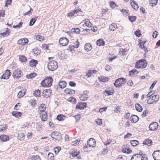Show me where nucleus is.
<instances>
[{
  "instance_id": "f257e3e1",
  "label": "nucleus",
  "mask_w": 160,
  "mask_h": 160,
  "mask_svg": "<svg viewBox=\"0 0 160 160\" xmlns=\"http://www.w3.org/2000/svg\"><path fill=\"white\" fill-rule=\"evenodd\" d=\"M53 80L51 77H47L42 81L41 84L42 87H50L52 85Z\"/></svg>"
},
{
  "instance_id": "f03ea898",
  "label": "nucleus",
  "mask_w": 160,
  "mask_h": 160,
  "mask_svg": "<svg viewBox=\"0 0 160 160\" xmlns=\"http://www.w3.org/2000/svg\"><path fill=\"white\" fill-rule=\"evenodd\" d=\"M147 66V62L145 59L140 60L137 62L135 65V67L137 68H144Z\"/></svg>"
},
{
  "instance_id": "7ed1b4c3",
  "label": "nucleus",
  "mask_w": 160,
  "mask_h": 160,
  "mask_svg": "<svg viewBox=\"0 0 160 160\" xmlns=\"http://www.w3.org/2000/svg\"><path fill=\"white\" fill-rule=\"evenodd\" d=\"M58 65L57 62L55 61L49 62L48 65V68L49 70L53 71L56 70L58 68Z\"/></svg>"
},
{
  "instance_id": "20e7f679",
  "label": "nucleus",
  "mask_w": 160,
  "mask_h": 160,
  "mask_svg": "<svg viewBox=\"0 0 160 160\" xmlns=\"http://www.w3.org/2000/svg\"><path fill=\"white\" fill-rule=\"evenodd\" d=\"M127 81L126 79L121 78L117 79L114 83L115 86L117 88L120 87L122 85L126 83Z\"/></svg>"
},
{
  "instance_id": "39448f33",
  "label": "nucleus",
  "mask_w": 160,
  "mask_h": 160,
  "mask_svg": "<svg viewBox=\"0 0 160 160\" xmlns=\"http://www.w3.org/2000/svg\"><path fill=\"white\" fill-rule=\"evenodd\" d=\"M50 136L52 138L59 141L62 139V137L61 133L58 132L54 131L51 134Z\"/></svg>"
},
{
  "instance_id": "423d86ee",
  "label": "nucleus",
  "mask_w": 160,
  "mask_h": 160,
  "mask_svg": "<svg viewBox=\"0 0 160 160\" xmlns=\"http://www.w3.org/2000/svg\"><path fill=\"white\" fill-rule=\"evenodd\" d=\"M22 71L20 70L17 69L13 71L12 76L14 78H20L22 77Z\"/></svg>"
},
{
  "instance_id": "0eeeda50",
  "label": "nucleus",
  "mask_w": 160,
  "mask_h": 160,
  "mask_svg": "<svg viewBox=\"0 0 160 160\" xmlns=\"http://www.w3.org/2000/svg\"><path fill=\"white\" fill-rule=\"evenodd\" d=\"M69 41L68 39L65 37L62 38L60 39L59 42V44L62 46H66L68 43Z\"/></svg>"
},
{
  "instance_id": "6e6552de",
  "label": "nucleus",
  "mask_w": 160,
  "mask_h": 160,
  "mask_svg": "<svg viewBox=\"0 0 160 160\" xmlns=\"http://www.w3.org/2000/svg\"><path fill=\"white\" fill-rule=\"evenodd\" d=\"M52 93V90L49 89L44 90L42 92V96L43 98H48L50 97Z\"/></svg>"
},
{
  "instance_id": "1a4fd4ad",
  "label": "nucleus",
  "mask_w": 160,
  "mask_h": 160,
  "mask_svg": "<svg viewBox=\"0 0 160 160\" xmlns=\"http://www.w3.org/2000/svg\"><path fill=\"white\" fill-rule=\"evenodd\" d=\"M158 125V124L156 122L152 123L149 126V128L150 131H154L156 130Z\"/></svg>"
},
{
  "instance_id": "9d476101",
  "label": "nucleus",
  "mask_w": 160,
  "mask_h": 160,
  "mask_svg": "<svg viewBox=\"0 0 160 160\" xmlns=\"http://www.w3.org/2000/svg\"><path fill=\"white\" fill-rule=\"evenodd\" d=\"M87 144L89 147H94L96 146V142L94 139L90 138L88 141Z\"/></svg>"
},
{
  "instance_id": "9b49d317",
  "label": "nucleus",
  "mask_w": 160,
  "mask_h": 160,
  "mask_svg": "<svg viewBox=\"0 0 160 160\" xmlns=\"http://www.w3.org/2000/svg\"><path fill=\"white\" fill-rule=\"evenodd\" d=\"M89 93V91H84L83 92V93L81 94L79 97L81 100L85 101L88 98V93Z\"/></svg>"
},
{
  "instance_id": "f8f14e48",
  "label": "nucleus",
  "mask_w": 160,
  "mask_h": 160,
  "mask_svg": "<svg viewBox=\"0 0 160 160\" xmlns=\"http://www.w3.org/2000/svg\"><path fill=\"white\" fill-rule=\"evenodd\" d=\"M152 156L155 160H160V151H154L152 154Z\"/></svg>"
},
{
  "instance_id": "ddd939ff",
  "label": "nucleus",
  "mask_w": 160,
  "mask_h": 160,
  "mask_svg": "<svg viewBox=\"0 0 160 160\" xmlns=\"http://www.w3.org/2000/svg\"><path fill=\"white\" fill-rule=\"evenodd\" d=\"M87 103L86 102H80L78 103L76 106V108L80 110H82L84 109V108L86 107L87 106Z\"/></svg>"
},
{
  "instance_id": "4468645a",
  "label": "nucleus",
  "mask_w": 160,
  "mask_h": 160,
  "mask_svg": "<svg viewBox=\"0 0 160 160\" xmlns=\"http://www.w3.org/2000/svg\"><path fill=\"white\" fill-rule=\"evenodd\" d=\"M28 39L27 38H22L18 41V44L19 45H25L28 42Z\"/></svg>"
},
{
  "instance_id": "2eb2a0df",
  "label": "nucleus",
  "mask_w": 160,
  "mask_h": 160,
  "mask_svg": "<svg viewBox=\"0 0 160 160\" xmlns=\"http://www.w3.org/2000/svg\"><path fill=\"white\" fill-rule=\"evenodd\" d=\"M132 159L134 160H143V157L140 154H136L132 157Z\"/></svg>"
},
{
  "instance_id": "dca6fc26",
  "label": "nucleus",
  "mask_w": 160,
  "mask_h": 160,
  "mask_svg": "<svg viewBox=\"0 0 160 160\" xmlns=\"http://www.w3.org/2000/svg\"><path fill=\"white\" fill-rule=\"evenodd\" d=\"M65 93L68 95H73L75 94V92L74 90L68 88H66L64 91Z\"/></svg>"
},
{
  "instance_id": "f3484780",
  "label": "nucleus",
  "mask_w": 160,
  "mask_h": 160,
  "mask_svg": "<svg viewBox=\"0 0 160 160\" xmlns=\"http://www.w3.org/2000/svg\"><path fill=\"white\" fill-rule=\"evenodd\" d=\"M3 31H0V35L2 37H6L8 36L10 34V29L8 28H6V30L5 32H3Z\"/></svg>"
},
{
  "instance_id": "a211bd4d",
  "label": "nucleus",
  "mask_w": 160,
  "mask_h": 160,
  "mask_svg": "<svg viewBox=\"0 0 160 160\" xmlns=\"http://www.w3.org/2000/svg\"><path fill=\"white\" fill-rule=\"evenodd\" d=\"M26 90L25 89H23L20 91L18 93V97L19 98L22 97L25 94Z\"/></svg>"
},
{
  "instance_id": "6ab92c4d",
  "label": "nucleus",
  "mask_w": 160,
  "mask_h": 160,
  "mask_svg": "<svg viewBox=\"0 0 160 160\" xmlns=\"http://www.w3.org/2000/svg\"><path fill=\"white\" fill-rule=\"evenodd\" d=\"M131 122L132 123L137 122L139 120V118L138 116L136 115H133L131 117Z\"/></svg>"
},
{
  "instance_id": "aec40b11",
  "label": "nucleus",
  "mask_w": 160,
  "mask_h": 160,
  "mask_svg": "<svg viewBox=\"0 0 160 160\" xmlns=\"http://www.w3.org/2000/svg\"><path fill=\"white\" fill-rule=\"evenodd\" d=\"M9 139V137L5 135H2L0 136V140L2 142H6Z\"/></svg>"
},
{
  "instance_id": "412c9836",
  "label": "nucleus",
  "mask_w": 160,
  "mask_h": 160,
  "mask_svg": "<svg viewBox=\"0 0 160 160\" xmlns=\"http://www.w3.org/2000/svg\"><path fill=\"white\" fill-rule=\"evenodd\" d=\"M130 3L132 8L135 10H137L138 8V6L137 4L135 3V2L133 0L130 1Z\"/></svg>"
},
{
  "instance_id": "4be33fe9",
  "label": "nucleus",
  "mask_w": 160,
  "mask_h": 160,
  "mask_svg": "<svg viewBox=\"0 0 160 160\" xmlns=\"http://www.w3.org/2000/svg\"><path fill=\"white\" fill-rule=\"evenodd\" d=\"M67 85V83L65 81H60L58 83V86L61 88H65Z\"/></svg>"
},
{
  "instance_id": "5701e85b",
  "label": "nucleus",
  "mask_w": 160,
  "mask_h": 160,
  "mask_svg": "<svg viewBox=\"0 0 160 160\" xmlns=\"http://www.w3.org/2000/svg\"><path fill=\"white\" fill-rule=\"evenodd\" d=\"M96 43L97 46H104L105 43L103 39H100L97 41Z\"/></svg>"
},
{
  "instance_id": "b1692460",
  "label": "nucleus",
  "mask_w": 160,
  "mask_h": 160,
  "mask_svg": "<svg viewBox=\"0 0 160 160\" xmlns=\"http://www.w3.org/2000/svg\"><path fill=\"white\" fill-rule=\"evenodd\" d=\"M38 63L37 60L34 59H32L29 62L30 66L32 67H35Z\"/></svg>"
},
{
  "instance_id": "393cba45",
  "label": "nucleus",
  "mask_w": 160,
  "mask_h": 160,
  "mask_svg": "<svg viewBox=\"0 0 160 160\" xmlns=\"http://www.w3.org/2000/svg\"><path fill=\"white\" fill-rule=\"evenodd\" d=\"M12 114V115L16 118H18L21 116L22 113L21 112L13 111Z\"/></svg>"
},
{
  "instance_id": "a878e982",
  "label": "nucleus",
  "mask_w": 160,
  "mask_h": 160,
  "mask_svg": "<svg viewBox=\"0 0 160 160\" xmlns=\"http://www.w3.org/2000/svg\"><path fill=\"white\" fill-rule=\"evenodd\" d=\"M92 48V46L90 43H86L85 45V50L87 52L90 51Z\"/></svg>"
},
{
  "instance_id": "bb28decb",
  "label": "nucleus",
  "mask_w": 160,
  "mask_h": 160,
  "mask_svg": "<svg viewBox=\"0 0 160 160\" xmlns=\"http://www.w3.org/2000/svg\"><path fill=\"white\" fill-rule=\"evenodd\" d=\"M152 142V141L151 139H148L145 140L143 142V144L146 145L148 146H150Z\"/></svg>"
},
{
  "instance_id": "cd10ccee",
  "label": "nucleus",
  "mask_w": 160,
  "mask_h": 160,
  "mask_svg": "<svg viewBox=\"0 0 160 160\" xmlns=\"http://www.w3.org/2000/svg\"><path fill=\"white\" fill-rule=\"evenodd\" d=\"M149 5L152 7H154L156 6L158 2V0H149Z\"/></svg>"
},
{
  "instance_id": "c85d7f7f",
  "label": "nucleus",
  "mask_w": 160,
  "mask_h": 160,
  "mask_svg": "<svg viewBox=\"0 0 160 160\" xmlns=\"http://www.w3.org/2000/svg\"><path fill=\"white\" fill-rule=\"evenodd\" d=\"M41 117H42L41 119L42 121H45L47 119V113L46 112L44 113H42L40 114Z\"/></svg>"
},
{
  "instance_id": "c756f323",
  "label": "nucleus",
  "mask_w": 160,
  "mask_h": 160,
  "mask_svg": "<svg viewBox=\"0 0 160 160\" xmlns=\"http://www.w3.org/2000/svg\"><path fill=\"white\" fill-rule=\"evenodd\" d=\"M41 50L39 49L38 48H34L32 52L33 53L34 55L37 56L39 55L41 52Z\"/></svg>"
},
{
  "instance_id": "7c9ffc66",
  "label": "nucleus",
  "mask_w": 160,
  "mask_h": 160,
  "mask_svg": "<svg viewBox=\"0 0 160 160\" xmlns=\"http://www.w3.org/2000/svg\"><path fill=\"white\" fill-rule=\"evenodd\" d=\"M66 116L62 114H59L57 116L56 119L59 121H63L64 119Z\"/></svg>"
},
{
  "instance_id": "2f4dec72",
  "label": "nucleus",
  "mask_w": 160,
  "mask_h": 160,
  "mask_svg": "<svg viewBox=\"0 0 160 160\" xmlns=\"http://www.w3.org/2000/svg\"><path fill=\"white\" fill-rule=\"evenodd\" d=\"M40 91L39 90H37L33 91V95L37 97H40V93H41Z\"/></svg>"
},
{
  "instance_id": "473e14b6",
  "label": "nucleus",
  "mask_w": 160,
  "mask_h": 160,
  "mask_svg": "<svg viewBox=\"0 0 160 160\" xmlns=\"http://www.w3.org/2000/svg\"><path fill=\"white\" fill-rule=\"evenodd\" d=\"M122 151L124 153H127V154L130 153L132 152V150L129 148H124L122 149Z\"/></svg>"
},
{
  "instance_id": "72a5a7b5",
  "label": "nucleus",
  "mask_w": 160,
  "mask_h": 160,
  "mask_svg": "<svg viewBox=\"0 0 160 160\" xmlns=\"http://www.w3.org/2000/svg\"><path fill=\"white\" fill-rule=\"evenodd\" d=\"M135 108L136 110L138 112H141L142 110V108L139 104L138 103L136 104Z\"/></svg>"
},
{
  "instance_id": "f704fd0d",
  "label": "nucleus",
  "mask_w": 160,
  "mask_h": 160,
  "mask_svg": "<svg viewBox=\"0 0 160 160\" xmlns=\"http://www.w3.org/2000/svg\"><path fill=\"white\" fill-rule=\"evenodd\" d=\"M7 79H9V77L11 75V73L10 71L7 70L5 71V72L4 73Z\"/></svg>"
},
{
  "instance_id": "c9c22d12",
  "label": "nucleus",
  "mask_w": 160,
  "mask_h": 160,
  "mask_svg": "<svg viewBox=\"0 0 160 160\" xmlns=\"http://www.w3.org/2000/svg\"><path fill=\"white\" fill-rule=\"evenodd\" d=\"M98 79L101 81L103 82L107 81L109 80V79L108 78L103 76L101 77H99Z\"/></svg>"
},
{
  "instance_id": "e433bc0d",
  "label": "nucleus",
  "mask_w": 160,
  "mask_h": 160,
  "mask_svg": "<svg viewBox=\"0 0 160 160\" xmlns=\"http://www.w3.org/2000/svg\"><path fill=\"white\" fill-rule=\"evenodd\" d=\"M131 144L133 147L138 145L139 144V142L137 140H133L131 141Z\"/></svg>"
},
{
  "instance_id": "4c0bfd02",
  "label": "nucleus",
  "mask_w": 160,
  "mask_h": 160,
  "mask_svg": "<svg viewBox=\"0 0 160 160\" xmlns=\"http://www.w3.org/2000/svg\"><path fill=\"white\" fill-rule=\"evenodd\" d=\"M36 75V74L35 73H32L29 75H26V77L28 78H34Z\"/></svg>"
},
{
  "instance_id": "58836bf2",
  "label": "nucleus",
  "mask_w": 160,
  "mask_h": 160,
  "mask_svg": "<svg viewBox=\"0 0 160 160\" xmlns=\"http://www.w3.org/2000/svg\"><path fill=\"white\" fill-rule=\"evenodd\" d=\"M30 160H41L39 156L36 155L32 156L30 158Z\"/></svg>"
},
{
  "instance_id": "ea45409f",
  "label": "nucleus",
  "mask_w": 160,
  "mask_h": 160,
  "mask_svg": "<svg viewBox=\"0 0 160 160\" xmlns=\"http://www.w3.org/2000/svg\"><path fill=\"white\" fill-rule=\"evenodd\" d=\"M26 58L24 56L21 55L19 57V60L22 62H25L27 61Z\"/></svg>"
},
{
  "instance_id": "a19ab883",
  "label": "nucleus",
  "mask_w": 160,
  "mask_h": 160,
  "mask_svg": "<svg viewBox=\"0 0 160 160\" xmlns=\"http://www.w3.org/2000/svg\"><path fill=\"white\" fill-rule=\"evenodd\" d=\"M72 32H75L76 33H79L80 32V30L79 28H72L71 29Z\"/></svg>"
},
{
  "instance_id": "79ce46f5",
  "label": "nucleus",
  "mask_w": 160,
  "mask_h": 160,
  "mask_svg": "<svg viewBox=\"0 0 160 160\" xmlns=\"http://www.w3.org/2000/svg\"><path fill=\"white\" fill-rule=\"evenodd\" d=\"M153 100L154 102H157L159 98V96L158 95H154L152 97Z\"/></svg>"
},
{
  "instance_id": "37998d69",
  "label": "nucleus",
  "mask_w": 160,
  "mask_h": 160,
  "mask_svg": "<svg viewBox=\"0 0 160 160\" xmlns=\"http://www.w3.org/2000/svg\"><path fill=\"white\" fill-rule=\"evenodd\" d=\"M126 51L125 49L120 48L119 49V54L120 55H122L125 54Z\"/></svg>"
},
{
  "instance_id": "c03bdc74",
  "label": "nucleus",
  "mask_w": 160,
  "mask_h": 160,
  "mask_svg": "<svg viewBox=\"0 0 160 160\" xmlns=\"http://www.w3.org/2000/svg\"><path fill=\"white\" fill-rule=\"evenodd\" d=\"M68 100L69 102H74V103H76V99L73 97L69 98Z\"/></svg>"
},
{
  "instance_id": "a18cd8bd",
  "label": "nucleus",
  "mask_w": 160,
  "mask_h": 160,
  "mask_svg": "<svg viewBox=\"0 0 160 160\" xmlns=\"http://www.w3.org/2000/svg\"><path fill=\"white\" fill-rule=\"evenodd\" d=\"M32 11H33V10L32 9V8H30V9L29 11H28V12H27L25 13H24L23 14V16H25L26 15L30 16V15L32 14V12H31Z\"/></svg>"
},
{
  "instance_id": "49530a36",
  "label": "nucleus",
  "mask_w": 160,
  "mask_h": 160,
  "mask_svg": "<svg viewBox=\"0 0 160 160\" xmlns=\"http://www.w3.org/2000/svg\"><path fill=\"white\" fill-rule=\"evenodd\" d=\"M115 108L116 107H115L114 108L112 109H113L114 111L117 113H120V107L119 106H117L116 107V108Z\"/></svg>"
},
{
  "instance_id": "de8ad7c7",
  "label": "nucleus",
  "mask_w": 160,
  "mask_h": 160,
  "mask_svg": "<svg viewBox=\"0 0 160 160\" xmlns=\"http://www.w3.org/2000/svg\"><path fill=\"white\" fill-rule=\"evenodd\" d=\"M48 158H50V160H54V155L52 153H49L48 154Z\"/></svg>"
},
{
  "instance_id": "09e8293b",
  "label": "nucleus",
  "mask_w": 160,
  "mask_h": 160,
  "mask_svg": "<svg viewBox=\"0 0 160 160\" xmlns=\"http://www.w3.org/2000/svg\"><path fill=\"white\" fill-rule=\"evenodd\" d=\"M76 12V11H75V10L73 11H72L71 12L68 13L67 15V17H71L73 16L74 13Z\"/></svg>"
},
{
  "instance_id": "8fccbe9b",
  "label": "nucleus",
  "mask_w": 160,
  "mask_h": 160,
  "mask_svg": "<svg viewBox=\"0 0 160 160\" xmlns=\"http://www.w3.org/2000/svg\"><path fill=\"white\" fill-rule=\"evenodd\" d=\"M61 148L60 147H57L54 148V152L56 154H58L61 150Z\"/></svg>"
},
{
  "instance_id": "3c124183",
  "label": "nucleus",
  "mask_w": 160,
  "mask_h": 160,
  "mask_svg": "<svg viewBox=\"0 0 160 160\" xmlns=\"http://www.w3.org/2000/svg\"><path fill=\"white\" fill-rule=\"evenodd\" d=\"M117 28L116 24L114 23L111 24V31H114Z\"/></svg>"
},
{
  "instance_id": "603ef678",
  "label": "nucleus",
  "mask_w": 160,
  "mask_h": 160,
  "mask_svg": "<svg viewBox=\"0 0 160 160\" xmlns=\"http://www.w3.org/2000/svg\"><path fill=\"white\" fill-rule=\"evenodd\" d=\"M128 18L129 20L131 22H134L136 19V17L133 16H129Z\"/></svg>"
},
{
  "instance_id": "864d4df0",
  "label": "nucleus",
  "mask_w": 160,
  "mask_h": 160,
  "mask_svg": "<svg viewBox=\"0 0 160 160\" xmlns=\"http://www.w3.org/2000/svg\"><path fill=\"white\" fill-rule=\"evenodd\" d=\"M79 154V152H77L76 151H74L73 152L71 153V155L73 157H75L77 156Z\"/></svg>"
},
{
  "instance_id": "5fc2aeb1",
  "label": "nucleus",
  "mask_w": 160,
  "mask_h": 160,
  "mask_svg": "<svg viewBox=\"0 0 160 160\" xmlns=\"http://www.w3.org/2000/svg\"><path fill=\"white\" fill-rule=\"evenodd\" d=\"M36 21V19L34 18H32L29 22V25L30 26H32L35 23Z\"/></svg>"
},
{
  "instance_id": "6e6d98bb",
  "label": "nucleus",
  "mask_w": 160,
  "mask_h": 160,
  "mask_svg": "<svg viewBox=\"0 0 160 160\" xmlns=\"http://www.w3.org/2000/svg\"><path fill=\"white\" fill-rule=\"evenodd\" d=\"M23 24L22 22H20L17 25H14L13 26V28H20L21 27Z\"/></svg>"
},
{
  "instance_id": "4d7b16f0",
  "label": "nucleus",
  "mask_w": 160,
  "mask_h": 160,
  "mask_svg": "<svg viewBox=\"0 0 160 160\" xmlns=\"http://www.w3.org/2000/svg\"><path fill=\"white\" fill-rule=\"evenodd\" d=\"M80 117L81 115L80 114H78L74 116V117L75 118L77 122L79 121L80 119Z\"/></svg>"
},
{
  "instance_id": "13d9d810",
  "label": "nucleus",
  "mask_w": 160,
  "mask_h": 160,
  "mask_svg": "<svg viewBox=\"0 0 160 160\" xmlns=\"http://www.w3.org/2000/svg\"><path fill=\"white\" fill-rule=\"evenodd\" d=\"M152 97L149 98L147 100V103L148 104H152L154 102Z\"/></svg>"
},
{
  "instance_id": "bf43d9fd",
  "label": "nucleus",
  "mask_w": 160,
  "mask_h": 160,
  "mask_svg": "<svg viewBox=\"0 0 160 160\" xmlns=\"http://www.w3.org/2000/svg\"><path fill=\"white\" fill-rule=\"evenodd\" d=\"M134 34L138 37H140L141 35V34L140 32V30H137L136 32H135Z\"/></svg>"
},
{
  "instance_id": "052dcab7",
  "label": "nucleus",
  "mask_w": 160,
  "mask_h": 160,
  "mask_svg": "<svg viewBox=\"0 0 160 160\" xmlns=\"http://www.w3.org/2000/svg\"><path fill=\"white\" fill-rule=\"evenodd\" d=\"M35 37L37 40H39L40 41H41V40H43V37L39 35H35Z\"/></svg>"
},
{
  "instance_id": "680f3d73",
  "label": "nucleus",
  "mask_w": 160,
  "mask_h": 160,
  "mask_svg": "<svg viewBox=\"0 0 160 160\" xmlns=\"http://www.w3.org/2000/svg\"><path fill=\"white\" fill-rule=\"evenodd\" d=\"M69 85L71 87H74L76 86V83L73 81H70L68 83Z\"/></svg>"
},
{
  "instance_id": "e2e57ef3",
  "label": "nucleus",
  "mask_w": 160,
  "mask_h": 160,
  "mask_svg": "<svg viewBox=\"0 0 160 160\" xmlns=\"http://www.w3.org/2000/svg\"><path fill=\"white\" fill-rule=\"evenodd\" d=\"M12 2V0H6V1L5 7H8V5L10 4Z\"/></svg>"
},
{
  "instance_id": "0e129e2a",
  "label": "nucleus",
  "mask_w": 160,
  "mask_h": 160,
  "mask_svg": "<svg viewBox=\"0 0 160 160\" xmlns=\"http://www.w3.org/2000/svg\"><path fill=\"white\" fill-rule=\"evenodd\" d=\"M117 6L116 3L114 2L111 1V7L113 9L115 8V7Z\"/></svg>"
},
{
  "instance_id": "69168bd1",
  "label": "nucleus",
  "mask_w": 160,
  "mask_h": 160,
  "mask_svg": "<svg viewBox=\"0 0 160 160\" xmlns=\"http://www.w3.org/2000/svg\"><path fill=\"white\" fill-rule=\"evenodd\" d=\"M8 126L7 124L5 125V126H3L2 128L0 129V132H3L5 129H7Z\"/></svg>"
},
{
  "instance_id": "338daca9",
  "label": "nucleus",
  "mask_w": 160,
  "mask_h": 160,
  "mask_svg": "<svg viewBox=\"0 0 160 160\" xmlns=\"http://www.w3.org/2000/svg\"><path fill=\"white\" fill-rule=\"evenodd\" d=\"M30 103L32 106L33 107L35 106L37 104L36 102V100H32V101L30 102Z\"/></svg>"
},
{
  "instance_id": "774afa93",
  "label": "nucleus",
  "mask_w": 160,
  "mask_h": 160,
  "mask_svg": "<svg viewBox=\"0 0 160 160\" xmlns=\"http://www.w3.org/2000/svg\"><path fill=\"white\" fill-rule=\"evenodd\" d=\"M96 122L98 125H101L102 124L101 119H98L96 120Z\"/></svg>"
}]
</instances>
